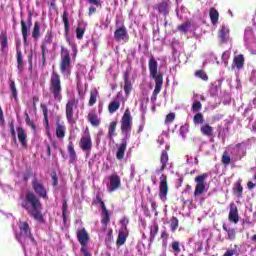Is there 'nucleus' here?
Masks as SVG:
<instances>
[{"label": "nucleus", "instance_id": "bb28decb", "mask_svg": "<svg viewBox=\"0 0 256 256\" xmlns=\"http://www.w3.org/2000/svg\"><path fill=\"white\" fill-rule=\"evenodd\" d=\"M102 219H101V223L102 225H104L105 227H107V223H109V221H111V217L109 216V211H107V207L105 206V204H102Z\"/></svg>", "mask_w": 256, "mask_h": 256}, {"label": "nucleus", "instance_id": "338daca9", "mask_svg": "<svg viewBox=\"0 0 256 256\" xmlns=\"http://www.w3.org/2000/svg\"><path fill=\"white\" fill-rule=\"evenodd\" d=\"M10 131H11L12 137H14V139H15V137H16L15 126L13 124L10 125Z\"/></svg>", "mask_w": 256, "mask_h": 256}, {"label": "nucleus", "instance_id": "4d7b16f0", "mask_svg": "<svg viewBox=\"0 0 256 256\" xmlns=\"http://www.w3.org/2000/svg\"><path fill=\"white\" fill-rule=\"evenodd\" d=\"M44 121L46 123L47 135H48V137H51V133H49V129H51V126H49V117H48V115L44 116Z\"/></svg>", "mask_w": 256, "mask_h": 256}, {"label": "nucleus", "instance_id": "4c0bfd02", "mask_svg": "<svg viewBox=\"0 0 256 256\" xmlns=\"http://www.w3.org/2000/svg\"><path fill=\"white\" fill-rule=\"evenodd\" d=\"M131 89H133V85L131 84V81H129V79H127V76H125L124 91H125L126 95H129V93H131Z\"/></svg>", "mask_w": 256, "mask_h": 256}, {"label": "nucleus", "instance_id": "37998d69", "mask_svg": "<svg viewBox=\"0 0 256 256\" xmlns=\"http://www.w3.org/2000/svg\"><path fill=\"white\" fill-rule=\"evenodd\" d=\"M179 133L182 137V139H185L187 137V133H189V125L185 124L180 127Z\"/></svg>", "mask_w": 256, "mask_h": 256}, {"label": "nucleus", "instance_id": "c03bdc74", "mask_svg": "<svg viewBox=\"0 0 256 256\" xmlns=\"http://www.w3.org/2000/svg\"><path fill=\"white\" fill-rule=\"evenodd\" d=\"M229 153L230 152H228L227 148H226V150H225V152H224V154L222 156V163L224 165H229V163H231V157L229 156Z\"/></svg>", "mask_w": 256, "mask_h": 256}, {"label": "nucleus", "instance_id": "7ed1b4c3", "mask_svg": "<svg viewBox=\"0 0 256 256\" xmlns=\"http://www.w3.org/2000/svg\"><path fill=\"white\" fill-rule=\"evenodd\" d=\"M18 227L20 231L17 232V230H15L16 239L21 243L25 256H29V253L27 252V245L25 243L35 245V238L31 235V228H29V224L27 222H19Z\"/></svg>", "mask_w": 256, "mask_h": 256}, {"label": "nucleus", "instance_id": "4468645a", "mask_svg": "<svg viewBox=\"0 0 256 256\" xmlns=\"http://www.w3.org/2000/svg\"><path fill=\"white\" fill-rule=\"evenodd\" d=\"M121 187V178L117 174H113L110 176V183L108 185L109 193H113V191H117Z\"/></svg>", "mask_w": 256, "mask_h": 256}, {"label": "nucleus", "instance_id": "a18cd8bd", "mask_svg": "<svg viewBox=\"0 0 256 256\" xmlns=\"http://www.w3.org/2000/svg\"><path fill=\"white\" fill-rule=\"evenodd\" d=\"M171 247H172L173 253H175V256H177L178 253H181V248L179 247L178 241L172 242Z\"/></svg>", "mask_w": 256, "mask_h": 256}, {"label": "nucleus", "instance_id": "cd10ccee", "mask_svg": "<svg viewBox=\"0 0 256 256\" xmlns=\"http://www.w3.org/2000/svg\"><path fill=\"white\" fill-rule=\"evenodd\" d=\"M200 131L202 135H205L206 137H212L213 135V127H211L209 124H203L200 127Z\"/></svg>", "mask_w": 256, "mask_h": 256}, {"label": "nucleus", "instance_id": "7c9ffc66", "mask_svg": "<svg viewBox=\"0 0 256 256\" xmlns=\"http://www.w3.org/2000/svg\"><path fill=\"white\" fill-rule=\"evenodd\" d=\"M117 130V122L113 121L110 123L109 128H108V137L110 139H113L117 133L115 131Z\"/></svg>", "mask_w": 256, "mask_h": 256}, {"label": "nucleus", "instance_id": "6ab92c4d", "mask_svg": "<svg viewBox=\"0 0 256 256\" xmlns=\"http://www.w3.org/2000/svg\"><path fill=\"white\" fill-rule=\"evenodd\" d=\"M244 65H245V57H243L242 54L234 57V60L232 63V69H236V71H241Z\"/></svg>", "mask_w": 256, "mask_h": 256}, {"label": "nucleus", "instance_id": "2eb2a0df", "mask_svg": "<svg viewBox=\"0 0 256 256\" xmlns=\"http://www.w3.org/2000/svg\"><path fill=\"white\" fill-rule=\"evenodd\" d=\"M75 107H77L75 103V99L68 100L66 104V118L68 123H73V115H74L73 109H75Z\"/></svg>", "mask_w": 256, "mask_h": 256}, {"label": "nucleus", "instance_id": "ddd939ff", "mask_svg": "<svg viewBox=\"0 0 256 256\" xmlns=\"http://www.w3.org/2000/svg\"><path fill=\"white\" fill-rule=\"evenodd\" d=\"M167 193H169V186L167 185V176L162 174L160 176L159 184V198L161 201H167Z\"/></svg>", "mask_w": 256, "mask_h": 256}, {"label": "nucleus", "instance_id": "58836bf2", "mask_svg": "<svg viewBox=\"0 0 256 256\" xmlns=\"http://www.w3.org/2000/svg\"><path fill=\"white\" fill-rule=\"evenodd\" d=\"M157 233H159V225H157V223H153L150 226V237H152V239H155V235H157Z\"/></svg>", "mask_w": 256, "mask_h": 256}, {"label": "nucleus", "instance_id": "ea45409f", "mask_svg": "<svg viewBox=\"0 0 256 256\" xmlns=\"http://www.w3.org/2000/svg\"><path fill=\"white\" fill-rule=\"evenodd\" d=\"M199 237H202V239L209 241V239H211V231H209V229H203L201 232H199Z\"/></svg>", "mask_w": 256, "mask_h": 256}, {"label": "nucleus", "instance_id": "49530a36", "mask_svg": "<svg viewBox=\"0 0 256 256\" xmlns=\"http://www.w3.org/2000/svg\"><path fill=\"white\" fill-rule=\"evenodd\" d=\"M234 191L237 193L238 197H241L243 194V186H241V182L235 184Z\"/></svg>", "mask_w": 256, "mask_h": 256}, {"label": "nucleus", "instance_id": "c85d7f7f", "mask_svg": "<svg viewBox=\"0 0 256 256\" xmlns=\"http://www.w3.org/2000/svg\"><path fill=\"white\" fill-rule=\"evenodd\" d=\"M209 15L212 25H217V23H219V11L215 8H211Z\"/></svg>", "mask_w": 256, "mask_h": 256}, {"label": "nucleus", "instance_id": "423d86ee", "mask_svg": "<svg viewBox=\"0 0 256 256\" xmlns=\"http://www.w3.org/2000/svg\"><path fill=\"white\" fill-rule=\"evenodd\" d=\"M72 69L73 66L71 65V55L69 54V50L65 47H61L60 73L64 77H69Z\"/></svg>", "mask_w": 256, "mask_h": 256}, {"label": "nucleus", "instance_id": "39448f33", "mask_svg": "<svg viewBox=\"0 0 256 256\" xmlns=\"http://www.w3.org/2000/svg\"><path fill=\"white\" fill-rule=\"evenodd\" d=\"M49 91L51 95H53L55 101L60 102L63 99V96L61 95V91H63V88L61 87V76L58 75L55 68H53L50 76Z\"/></svg>", "mask_w": 256, "mask_h": 256}, {"label": "nucleus", "instance_id": "c9c22d12", "mask_svg": "<svg viewBox=\"0 0 256 256\" xmlns=\"http://www.w3.org/2000/svg\"><path fill=\"white\" fill-rule=\"evenodd\" d=\"M40 29H41V27L39 26V22H35L34 23V29L32 31V37L34 39H39V35H41Z\"/></svg>", "mask_w": 256, "mask_h": 256}, {"label": "nucleus", "instance_id": "0e129e2a", "mask_svg": "<svg viewBox=\"0 0 256 256\" xmlns=\"http://www.w3.org/2000/svg\"><path fill=\"white\" fill-rule=\"evenodd\" d=\"M63 22H64V26H65V31H66V35L69 31V20H67V17L63 16Z\"/></svg>", "mask_w": 256, "mask_h": 256}, {"label": "nucleus", "instance_id": "f257e3e1", "mask_svg": "<svg viewBox=\"0 0 256 256\" xmlns=\"http://www.w3.org/2000/svg\"><path fill=\"white\" fill-rule=\"evenodd\" d=\"M131 121H132L131 111H129V109H126L120 120V125H121L120 129H121V134L123 136V139L116 152V158L119 161H121L125 157V151H127V141L131 139V130L133 127V124Z\"/></svg>", "mask_w": 256, "mask_h": 256}, {"label": "nucleus", "instance_id": "a19ab883", "mask_svg": "<svg viewBox=\"0 0 256 256\" xmlns=\"http://www.w3.org/2000/svg\"><path fill=\"white\" fill-rule=\"evenodd\" d=\"M195 77H198V79H202V81H208L209 76H207V73L203 70H198L195 72Z\"/></svg>", "mask_w": 256, "mask_h": 256}, {"label": "nucleus", "instance_id": "2f4dec72", "mask_svg": "<svg viewBox=\"0 0 256 256\" xmlns=\"http://www.w3.org/2000/svg\"><path fill=\"white\" fill-rule=\"evenodd\" d=\"M21 27H22V37L24 39V43H27V34L29 33V29H31V25L27 26V23L25 21H21Z\"/></svg>", "mask_w": 256, "mask_h": 256}, {"label": "nucleus", "instance_id": "5fc2aeb1", "mask_svg": "<svg viewBox=\"0 0 256 256\" xmlns=\"http://www.w3.org/2000/svg\"><path fill=\"white\" fill-rule=\"evenodd\" d=\"M25 121L27 123V125H30V127H32V129H35V124L33 123V121H31V118L29 117V114H27V112L25 113Z\"/></svg>", "mask_w": 256, "mask_h": 256}, {"label": "nucleus", "instance_id": "f8f14e48", "mask_svg": "<svg viewBox=\"0 0 256 256\" xmlns=\"http://www.w3.org/2000/svg\"><path fill=\"white\" fill-rule=\"evenodd\" d=\"M79 145L82 151H91L93 148V141L91 140V134L89 133L88 128L83 132Z\"/></svg>", "mask_w": 256, "mask_h": 256}, {"label": "nucleus", "instance_id": "864d4df0", "mask_svg": "<svg viewBox=\"0 0 256 256\" xmlns=\"http://www.w3.org/2000/svg\"><path fill=\"white\" fill-rule=\"evenodd\" d=\"M10 89L12 91V96L17 99V88L15 87V82L10 83Z\"/></svg>", "mask_w": 256, "mask_h": 256}, {"label": "nucleus", "instance_id": "473e14b6", "mask_svg": "<svg viewBox=\"0 0 256 256\" xmlns=\"http://www.w3.org/2000/svg\"><path fill=\"white\" fill-rule=\"evenodd\" d=\"M161 171H163V169H165V167H167V162L169 161V154H167V150H163L162 154H161Z\"/></svg>", "mask_w": 256, "mask_h": 256}, {"label": "nucleus", "instance_id": "f03ea898", "mask_svg": "<svg viewBox=\"0 0 256 256\" xmlns=\"http://www.w3.org/2000/svg\"><path fill=\"white\" fill-rule=\"evenodd\" d=\"M22 207L31 215L36 221H43V214H41V201L33 192H27L21 203Z\"/></svg>", "mask_w": 256, "mask_h": 256}, {"label": "nucleus", "instance_id": "20e7f679", "mask_svg": "<svg viewBox=\"0 0 256 256\" xmlns=\"http://www.w3.org/2000/svg\"><path fill=\"white\" fill-rule=\"evenodd\" d=\"M148 69L150 71V77L155 81V89L153 92L154 97L161 93V88L163 87V75L158 71L157 60L152 57L148 62Z\"/></svg>", "mask_w": 256, "mask_h": 256}, {"label": "nucleus", "instance_id": "a878e982", "mask_svg": "<svg viewBox=\"0 0 256 256\" xmlns=\"http://www.w3.org/2000/svg\"><path fill=\"white\" fill-rule=\"evenodd\" d=\"M88 120L93 127H99V125H101V120L99 119V116L95 114V112H90L88 114Z\"/></svg>", "mask_w": 256, "mask_h": 256}, {"label": "nucleus", "instance_id": "9d476101", "mask_svg": "<svg viewBox=\"0 0 256 256\" xmlns=\"http://www.w3.org/2000/svg\"><path fill=\"white\" fill-rule=\"evenodd\" d=\"M227 152L234 157L236 161H239L242 157H245V145L244 144H232L227 147Z\"/></svg>", "mask_w": 256, "mask_h": 256}, {"label": "nucleus", "instance_id": "5701e85b", "mask_svg": "<svg viewBox=\"0 0 256 256\" xmlns=\"http://www.w3.org/2000/svg\"><path fill=\"white\" fill-rule=\"evenodd\" d=\"M17 134L22 147H24V149H27V133H25V130H23L22 127H18Z\"/></svg>", "mask_w": 256, "mask_h": 256}, {"label": "nucleus", "instance_id": "774afa93", "mask_svg": "<svg viewBox=\"0 0 256 256\" xmlns=\"http://www.w3.org/2000/svg\"><path fill=\"white\" fill-rule=\"evenodd\" d=\"M232 255H235V252L233 250H228L224 253L223 256H232Z\"/></svg>", "mask_w": 256, "mask_h": 256}, {"label": "nucleus", "instance_id": "13d9d810", "mask_svg": "<svg viewBox=\"0 0 256 256\" xmlns=\"http://www.w3.org/2000/svg\"><path fill=\"white\" fill-rule=\"evenodd\" d=\"M165 137L167 138V133H163L158 137V143L159 145H163L165 143Z\"/></svg>", "mask_w": 256, "mask_h": 256}, {"label": "nucleus", "instance_id": "0eeeda50", "mask_svg": "<svg viewBox=\"0 0 256 256\" xmlns=\"http://www.w3.org/2000/svg\"><path fill=\"white\" fill-rule=\"evenodd\" d=\"M78 243H80L81 248L80 251L83 254V256H91V252H89V249L87 248V245H89V233H87V230L85 228H80L76 232Z\"/></svg>", "mask_w": 256, "mask_h": 256}, {"label": "nucleus", "instance_id": "4be33fe9", "mask_svg": "<svg viewBox=\"0 0 256 256\" xmlns=\"http://www.w3.org/2000/svg\"><path fill=\"white\" fill-rule=\"evenodd\" d=\"M129 236V231L127 228H121L119 230L118 238H117V245H125V241H127V237Z\"/></svg>", "mask_w": 256, "mask_h": 256}, {"label": "nucleus", "instance_id": "6e6552de", "mask_svg": "<svg viewBox=\"0 0 256 256\" xmlns=\"http://www.w3.org/2000/svg\"><path fill=\"white\" fill-rule=\"evenodd\" d=\"M244 45L251 53H256V38L251 27H247L244 31Z\"/></svg>", "mask_w": 256, "mask_h": 256}, {"label": "nucleus", "instance_id": "c756f323", "mask_svg": "<svg viewBox=\"0 0 256 256\" xmlns=\"http://www.w3.org/2000/svg\"><path fill=\"white\" fill-rule=\"evenodd\" d=\"M87 27V23L82 22L79 24V26L76 29V37L77 39H83V36L85 35V29Z\"/></svg>", "mask_w": 256, "mask_h": 256}, {"label": "nucleus", "instance_id": "dca6fc26", "mask_svg": "<svg viewBox=\"0 0 256 256\" xmlns=\"http://www.w3.org/2000/svg\"><path fill=\"white\" fill-rule=\"evenodd\" d=\"M114 39L116 41H123L124 43H127V41H129L127 29H125V27H120L116 29V31L114 32Z\"/></svg>", "mask_w": 256, "mask_h": 256}, {"label": "nucleus", "instance_id": "09e8293b", "mask_svg": "<svg viewBox=\"0 0 256 256\" xmlns=\"http://www.w3.org/2000/svg\"><path fill=\"white\" fill-rule=\"evenodd\" d=\"M203 114H201V113H197L195 116H194V119H193V122L195 123V124H201V123H203Z\"/></svg>", "mask_w": 256, "mask_h": 256}, {"label": "nucleus", "instance_id": "393cba45", "mask_svg": "<svg viewBox=\"0 0 256 256\" xmlns=\"http://www.w3.org/2000/svg\"><path fill=\"white\" fill-rule=\"evenodd\" d=\"M67 151H68L70 163H75V161H77V153L75 152V146L73 145L72 141L68 143Z\"/></svg>", "mask_w": 256, "mask_h": 256}, {"label": "nucleus", "instance_id": "72a5a7b5", "mask_svg": "<svg viewBox=\"0 0 256 256\" xmlns=\"http://www.w3.org/2000/svg\"><path fill=\"white\" fill-rule=\"evenodd\" d=\"M121 107V103L117 100L112 101L108 106L109 113H115Z\"/></svg>", "mask_w": 256, "mask_h": 256}, {"label": "nucleus", "instance_id": "680f3d73", "mask_svg": "<svg viewBox=\"0 0 256 256\" xmlns=\"http://www.w3.org/2000/svg\"><path fill=\"white\" fill-rule=\"evenodd\" d=\"M45 41L46 43H53V34H51V32L47 33V35L45 36Z\"/></svg>", "mask_w": 256, "mask_h": 256}, {"label": "nucleus", "instance_id": "412c9836", "mask_svg": "<svg viewBox=\"0 0 256 256\" xmlns=\"http://www.w3.org/2000/svg\"><path fill=\"white\" fill-rule=\"evenodd\" d=\"M157 9L162 15H169L171 2H169V0H164L158 4Z\"/></svg>", "mask_w": 256, "mask_h": 256}, {"label": "nucleus", "instance_id": "e433bc0d", "mask_svg": "<svg viewBox=\"0 0 256 256\" xmlns=\"http://www.w3.org/2000/svg\"><path fill=\"white\" fill-rule=\"evenodd\" d=\"M98 95H99V93L97 92V90L91 91L90 100H89L90 107H93V105H95L97 103Z\"/></svg>", "mask_w": 256, "mask_h": 256}, {"label": "nucleus", "instance_id": "a211bd4d", "mask_svg": "<svg viewBox=\"0 0 256 256\" xmlns=\"http://www.w3.org/2000/svg\"><path fill=\"white\" fill-rule=\"evenodd\" d=\"M65 133H67V127L65 126V122H61L58 120L56 122V137L57 139H64Z\"/></svg>", "mask_w": 256, "mask_h": 256}, {"label": "nucleus", "instance_id": "8fccbe9b", "mask_svg": "<svg viewBox=\"0 0 256 256\" xmlns=\"http://www.w3.org/2000/svg\"><path fill=\"white\" fill-rule=\"evenodd\" d=\"M201 107H202L201 102L195 101V102L193 103V105H192V111H193L194 113H197V112L201 111Z\"/></svg>", "mask_w": 256, "mask_h": 256}, {"label": "nucleus", "instance_id": "603ef678", "mask_svg": "<svg viewBox=\"0 0 256 256\" xmlns=\"http://www.w3.org/2000/svg\"><path fill=\"white\" fill-rule=\"evenodd\" d=\"M229 57H231V52L230 51H225L222 54V61L227 65V62L229 61Z\"/></svg>", "mask_w": 256, "mask_h": 256}, {"label": "nucleus", "instance_id": "b1692460", "mask_svg": "<svg viewBox=\"0 0 256 256\" xmlns=\"http://www.w3.org/2000/svg\"><path fill=\"white\" fill-rule=\"evenodd\" d=\"M222 229L224 231H226L227 233V239H229L230 241H234L235 237H236V232L234 228H231V225L224 223L222 226Z\"/></svg>", "mask_w": 256, "mask_h": 256}, {"label": "nucleus", "instance_id": "f704fd0d", "mask_svg": "<svg viewBox=\"0 0 256 256\" xmlns=\"http://www.w3.org/2000/svg\"><path fill=\"white\" fill-rule=\"evenodd\" d=\"M178 227H179V219H177V217H172L170 219V230L172 231V233H175Z\"/></svg>", "mask_w": 256, "mask_h": 256}, {"label": "nucleus", "instance_id": "1a4fd4ad", "mask_svg": "<svg viewBox=\"0 0 256 256\" xmlns=\"http://www.w3.org/2000/svg\"><path fill=\"white\" fill-rule=\"evenodd\" d=\"M207 177H209V174L207 173H204L202 175L195 177V183H196V187L194 191L195 197L199 195H203V193H207V183L205 182L207 181Z\"/></svg>", "mask_w": 256, "mask_h": 256}, {"label": "nucleus", "instance_id": "6e6d98bb", "mask_svg": "<svg viewBox=\"0 0 256 256\" xmlns=\"http://www.w3.org/2000/svg\"><path fill=\"white\" fill-rule=\"evenodd\" d=\"M215 149V146L213 144L203 143L200 146V151H204V149Z\"/></svg>", "mask_w": 256, "mask_h": 256}, {"label": "nucleus", "instance_id": "9b49d317", "mask_svg": "<svg viewBox=\"0 0 256 256\" xmlns=\"http://www.w3.org/2000/svg\"><path fill=\"white\" fill-rule=\"evenodd\" d=\"M32 189L34 190L36 195H38V197H42V199H47V188H45L42 180L33 178Z\"/></svg>", "mask_w": 256, "mask_h": 256}, {"label": "nucleus", "instance_id": "aec40b11", "mask_svg": "<svg viewBox=\"0 0 256 256\" xmlns=\"http://www.w3.org/2000/svg\"><path fill=\"white\" fill-rule=\"evenodd\" d=\"M219 39L221 43H229V27L226 25H222L220 30H219Z\"/></svg>", "mask_w": 256, "mask_h": 256}, {"label": "nucleus", "instance_id": "3c124183", "mask_svg": "<svg viewBox=\"0 0 256 256\" xmlns=\"http://www.w3.org/2000/svg\"><path fill=\"white\" fill-rule=\"evenodd\" d=\"M17 63H18V69L21 71L23 67V56L21 55V52H17Z\"/></svg>", "mask_w": 256, "mask_h": 256}, {"label": "nucleus", "instance_id": "f3484780", "mask_svg": "<svg viewBox=\"0 0 256 256\" xmlns=\"http://www.w3.org/2000/svg\"><path fill=\"white\" fill-rule=\"evenodd\" d=\"M228 219L230 223H234L235 225L239 223V211L237 210V206L235 204L230 205Z\"/></svg>", "mask_w": 256, "mask_h": 256}, {"label": "nucleus", "instance_id": "de8ad7c7", "mask_svg": "<svg viewBox=\"0 0 256 256\" xmlns=\"http://www.w3.org/2000/svg\"><path fill=\"white\" fill-rule=\"evenodd\" d=\"M175 121V113L171 112L166 116L165 119V124L166 125H171V123Z\"/></svg>", "mask_w": 256, "mask_h": 256}, {"label": "nucleus", "instance_id": "bf43d9fd", "mask_svg": "<svg viewBox=\"0 0 256 256\" xmlns=\"http://www.w3.org/2000/svg\"><path fill=\"white\" fill-rule=\"evenodd\" d=\"M120 223L122 225L121 229H127V225L129 224V219L123 218L120 220Z\"/></svg>", "mask_w": 256, "mask_h": 256}, {"label": "nucleus", "instance_id": "e2e57ef3", "mask_svg": "<svg viewBox=\"0 0 256 256\" xmlns=\"http://www.w3.org/2000/svg\"><path fill=\"white\" fill-rule=\"evenodd\" d=\"M40 107H41V109H42V112H43L44 117H47V115H48V113H49V110L47 109V105L41 104Z\"/></svg>", "mask_w": 256, "mask_h": 256}, {"label": "nucleus", "instance_id": "052dcab7", "mask_svg": "<svg viewBox=\"0 0 256 256\" xmlns=\"http://www.w3.org/2000/svg\"><path fill=\"white\" fill-rule=\"evenodd\" d=\"M179 31H182V33H187L188 29H189V25L187 24H182L180 26H178Z\"/></svg>", "mask_w": 256, "mask_h": 256}, {"label": "nucleus", "instance_id": "79ce46f5", "mask_svg": "<svg viewBox=\"0 0 256 256\" xmlns=\"http://www.w3.org/2000/svg\"><path fill=\"white\" fill-rule=\"evenodd\" d=\"M0 45H1L2 51H5L7 49V45H8L7 35L2 34L0 36Z\"/></svg>", "mask_w": 256, "mask_h": 256}, {"label": "nucleus", "instance_id": "69168bd1", "mask_svg": "<svg viewBox=\"0 0 256 256\" xmlns=\"http://www.w3.org/2000/svg\"><path fill=\"white\" fill-rule=\"evenodd\" d=\"M96 202L99 203L101 209H103V205H105V202L101 199V197L97 196L96 197Z\"/></svg>", "mask_w": 256, "mask_h": 256}]
</instances>
